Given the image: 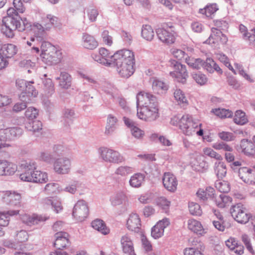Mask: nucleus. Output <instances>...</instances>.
<instances>
[{
	"instance_id": "37",
	"label": "nucleus",
	"mask_w": 255,
	"mask_h": 255,
	"mask_svg": "<svg viewBox=\"0 0 255 255\" xmlns=\"http://www.w3.org/2000/svg\"><path fill=\"white\" fill-rule=\"evenodd\" d=\"M141 36L146 40L151 41L154 36V31L149 25H143L141 30Z\"/></svg>"
},
{
	"instance_id": "4",
	"label": "nucleus",
	"mask_w": 255,
	"mask_h": 255,
	"mask_svg": "<svg viewBox=\"0 0 255 255\" xmlns=\"http://www.w3.org/2000/svg\"><path fill=\"white\" fill-rule=\"evenodd\" d=\"M15 8L10 7L7 10V16L2 19L1 30L2 33L8 38H12L14 31L16 28L20 30L23 29V26L20 25L19 23L18 12Z\"/></svg>"
},
{
	"instance_id": "17",
	"label": "nucleus",
	"mask_w": 255,
	"mask_h": 255,
	"mask_svg": "<svg viewBox=\"0 0 255 255\" xmlns=\"http://www.w3.org/2000/svg\"><path fill=\"white\" fill-rule=\"evenodd\" d=\"M48 217L36 214L22 215L20 219L24 224L31 226L39 224L40 222L45 221Z\"/></svg>"
},
{
	"instance_id": "34",
	"label": "nucleus",
	"mask_w": 255,
	"mask_h": 255,
	"mask_svg": "<svg viewBox=\"0 0 255 255\" xmlns=\"http://www.w3.org/2000/svg\"><path fill=\"white\" fill-rule=\"evenodd\" d=\"M118 122L117 118L112 115H109L108 117L105 132L107 134H110L113 132L116 128V125Z\"/></svg>"
},
{
	"instance_id": "48",
	"label": "nucleus",
	"mask_w": 255,
	"mask_h": 255,
	"mask_svg": "<svg viewBox=\"0 0 255 255\" xmlns=\"http://www.w3.org/2000/svg\"><path fill=\"white\" fill-rule=\"evenodd\" d=\"M101 39L104 44L111 46L113 44V38L107 30H104L101 34Z\"/></svg>"
},
{
	"instance_id": "51",
	"label": "nucleus",
	"mask_w": 255,
	"mask_h": 255,
	"mask_svg": "<svg viewBox=\"0 0 255 255\" xmlns=\"http://www.w3.org/2000/svg\"><path fill=\"white\" fill-rule=\"evenodd\" d=\"M156 205L166 211L169 209L171 202L164 197L158 198L156 200Z\"/></svg>"
},
{
	"instance_id": "16",
	"label": "nucleus",
	"mask_w": 255,
	"mask_h": 255,
	"mask_svg": "<svg viewBox=\"0 0 255 255\" xmlns=\"http://www.w3.org/2000/svg\"><path fill=\"white\" fill-rule=\"evenodd\" d=\"M162 183L164 188L171 192H174L177 188L178 180L174 175L165 172L162 177Z\"/></svg>"
},
{
	"instance_id": "47",
	"label": "nucleus",
	"mask_w": 255,
	"mask_h": 255,
	"mask_svg": "<svg viewBox=\"0 0 255 255\" xmlns=\"http://www.w3.org/2000/svg\"><path fill=\"white\" fill-rule=\"evenodd\" d=\"M203 152L204 153V155L205 156H209L211 158H215L218 160H222L223 159V157L218 153L214 151L212 148L211 147H205L203 149Z\"/></svg>"
},
{
	"instance_id": "57",
	"label": "nucleus",
	"mask_w": 255,
	"mask_h": 255,
	"mask_svg": "<svg viewBox=\"0 0 255 255\" xmlns=\"http://www.w3.org/2000/svg\"><path fill=\"white\" fill-rule=\"evenodd\" d=\"M45 190L48 193L59 192L61 190L57 183H50L46 185Z\"/></svg>"
},
{
	"instance_id": "41",
	"label": "nucleus",
	"mask_w": 255,
	"mask_h": 255,
	"mask_svg": "<svg viewBox=\"0 0 255 255\" xmlns=\"http://www.w3.org/2000/svg\"><path fill=\"white\" fill-rule=\"evenodd\" d=\"M33 182L44 183L48 181V176L45 172L39 170L33 171Z\"/></svg>"
},
{
	"instance_id": "38",
	"label": "nucleus",
	"mask_w": 255,
	"mask_h": 255,
	"mask_svg": "<svg viewBox=\"0 0 255 255\" xmlns=\"http://www.w3.org/2000/svg\"><path fill=\"white\" fill-rule=\"evenodd\" d=\"M57 18L50 14L43 16L41 23L44 26L45 30L50 28L56 22Z\"/></svg>"
},
{
	"instance_id": "49",
	"label": "nucleus",
	"mask_w": 255,
	"mask_h": 255,
	"mask_svg": "<svg viewBox=\"0 0 255 255\" xmlns=\"http://www.w3.org/2000/svg\"><path fill=\"white\" fill-rule=\"evenodd\" d=\"M212 112L220 118H229L232 116L233 113L225 109H217L213 110Z\"/></svg>"
},
{
	"instance_id": "6",
	"label": "nucleus",
	"mask_w": 255,
	"mask_h": 255,
	"mask_svg": "<svg viewBox=\"0 0 255 255\" xmlns=\"http://www.w3.org/2000/svg\"><path fill=\"white\" fill-rule=\"evenodd\" d=\"M169 65L173 69L169 73L170 75L177 82L185 83L188 77L186 66L173 59L169 61Z\"/></svg>"
},
{
	"instance_id": "53",
	"label": "nucleus",
	"mask_w": 255,
	"mask_h": 255,
	"mask_svg": "<svg viewBox=\"0 0 255 255\" xmlns=\"http://www.w3.org/2000/svg\"><path fill=\"white\" fill-rule=\"evenodd\" d=\"M189 210L190 213L193 215L200 216L202 213L200 206L196 203H190L189 204Z\"/></svg>"
},
{
	"instance_id": "29",
	"label": "nucleus",
	"mask_w": 255,
	"mask_h": 255,
	"mask_svg": "<svg viewBox=\"0 0 255 255\" xmlns=\"http://www.w3.org/2000/svg\"><path fill=\"white\" fill-rule=\"evenodd\" d=\"M17 47L12 44L3 45L0 49V54L6 59L13 57L17 52Z\"/></svg>"
},
{
	"instance_id": "62",
	"label": "nucleus",
	"mask_w": 255,
	"mask_h": 255,
	"mask_svg": "<svg viewBox=\"0 0 255 255\" xmlns=\"http://www.w3.org/2000/svg\"><path fill=\"white\" fill-rule=\"evenodd\" d=\"M216 188L222 193L228 192L230 190L229 184L225 181L218 182L216 184Z\"/></svg>"
},
{
	"instance_id": "40",
	"label": "nucleus",
	"mask_w": 255,
	"mask_h": 255,
	"mask_svg": "<svg viewBox=\"0 0 255 255\" xmlns=\"http://www.w3.org/2000/svg\"><path fill=\"white\" fill-rule=\"evenodd\" d=\"M234 121L237 125H244L248 123V120L245 113L241 110H238L235 113Z\"/></svg>"
},
{
	"instance_id": "56",
	"label": "nucleus",
	"mask_w": 255,
	"mask_h": 255,
	"mask_svg": "<svg viewBox=\"0 0 255 255\" xmlns=\"http://www.w3.org/2000/svg\"><path fill=\"white\" fill-rule=\"evenodd\" d=\"M170 51L172 55L178 60H182L186 55L184 51L175 48H171Z\"/></svg>"
},
{
	"instance_id": "21",
	"label": "nucleus",
	"mask_w": 255,
	"mask_h": 255,
	"mask_svg": "<svg viewBox=\"0 0 255 255\" xmlns=\"http://www.w3.org/2000/svg\"><path fill=\"white\" fill-rule=\"evenodd\" d=\"M70 161L67 158H59L54 164L55 171L59 174H66L70 171Z\"/></svg>"
},
{
	"instance_id": "20",
	"label": "nucleus",
	"mask_w": 255,
	"mask_h": 255,
	"mask_svg": "<svg viewBox=\"0 0 255 255\" xmlns=\"http://www.w3.org/2000/svg\"><path fill=\"white\" fill-rule=\"evenodd\" d=\"M239 176L245 183L254 184L255 183V173L253 169L247 167H242L239 169Z\"/></svg>"
},
{
	"instance_id": "18",
	"label": "nucleus",
	"mask_w": 255,
	"mask_h": 255,
	"mask_svg": "<svg viewBox=\"0 0 255 255\" xmlns=\"http://www.w3.org/2000/svg\"><path fill=\"white\" fill-rule=\"evenodd\" d=\"M55 241L54 246L59 250H62L70 245V236L64 232H59L54 235Z\"/></svg>"
},
{
	"instance_id": "24",
	"label": "nucleus",
	"mask_w": 255,
	"mask_h": 255,
	"mask_svg": "<svg viewBox=\"0 0 255 255\" xmlns=\"http://www.w3.org/2000/svg\"><path fill=\"white\" fill-rule=\"evenodd\" d=\"M140 219L136 214H131L127 222V228L131 231L138 232L140 228Z\"/></svg>"
},
{
	"instance_id": "63",
	"label": "nucleus",
	"mask_w": 255,
	"mask_h": 255,
	"mask_svg": "<svg viewBox=\"0 0 255 255\" xmlns=\"http://www.w3.org/2000/svg\"><path fill=\"white\" fill-rule=\"evenodd\" d=\"M141 241L142 247L146 252H149L152 250V247L150 242L144 235H141Z\"/></svg>"
},
{
	"instance_id": "44",
	"label": "nucleus",
	"mask_w": 255,
	"mask_h": 255,
	"mask_svg": "<svg viewBox=\"0 0 255 255\" xmlns=\"http://www.w3.org/2000/svg\"><path fill=\"white\" fill-rule=\"evenodd\" d=\"M173 95L175 100L178 104H188V100L184 93L180 89H176Z\"/></svg>"
},
{
	"instance_id": "3",
	"label": "nucleus",
	"mask_w": 255,
	"mask_h": 255,
	"mask_svg": "<svg viewBox=\"0 0 255 255\" xmlns=\"http://www.w3.org/2000/svg\"><path fill=\"white\" fill-rule=\"evenodd\" d=\"M170 122L173 125L178 126L186 135L191 136L195 133L199 136L203 135L202 124L194 121L193 117L188 114L184 115L180 119L174 116L171 119Z\"/></svg>"
},
{
	"instance_id": "10",
	"label": "nucleus",
	"mask_w": 255,
	"mask_h": 255,
	"mask_svg": "<svg viewBox=\"0 0 255 255\" xmlns=\"http://www.w3.org/2000/svg\"><path fill=\"white\" fill-rule=\"evenodd\" d=\"M231 214L234 219L239 223L246 224L251 218V214L248 213L246 208L241 203L233 206L231 209Z\"/></svg>"
},
{
	"instance_id": "54",
	"label": "nucleus",
	"mask_w": 255,
	"mask_h": 255,
	"mask_svg": "<svg viewBox=\"0 0 255 255\" xmlns=\"http://www.w3.org/2000/svg\"><path fill=\"white\" fill-rule=\"evenodd\" d=\"M38 115V110L33 107L28 108L25 112V117L29 121V122L36 119Z\"/></svg>"
},
{
	"instance_id": "59",
	"label": "nucleus",
	"mask_w": 255,
	"mask_h": 255,
	"mask_svg": "<svg viewBox=\"0 0 255 255\" xmlns=\"http://www.w3.org/2000/svg\"><path fill=\"white\" fill-rule=\"evenodd\" d=\"M132 172L133 171L131 167L121 166L117 169L116 174L121 176H126Z\"/></svg>"
},
{
	"instance_id": "32",
	"label": "nucleus",
	"mask_w": 255,
	"mask_h": 255,
	"mask_svg": "<svg viewBox=\"0 0 255 255\" xmlns=\"http://www.w3.org/2000/svg\"><path fill=\"white\" fill-rule=\"evenodd\" d=\"M91 225L94 229L104 235H107L110 232V229L102 220L96 219L92 222Z\"/></svg>"
},
{
	"instance_id": "55",
	"label": "nucleus",
	"mask_w": 255,
	"mask_h": 255,
	"mask_svg": "<svg viewBox=\"0 0 255 255\" xmlns=\"http://www.w3.org/2000/svg\"><path fill=\"white\" fill-rule=\"evenodd\" d=\"M213 148L216 150H223L226 151H232L233 148L228 144L223 142H217L215 143L212 145Z\"/></svg>"
},
{
	"instance_id": "11",
	"label": "nucleus",
	"mask_w": 255,
	"mask_h": 255,
	"mask_svg": "<svg viewBox=\"0 0 255 255\" xmlns=\"http://www.w3.org/2000/svg\"><path fill=\"white\" fill-rule=\"evenodd\" d=\"M3 203L10 206L20 207L21 197L19 193L10 191H3L0 194Z\"/></svg>"
},
{
	"instance_id": "5",
	"label": "nucleus",
	"mask_w": 255,
	"mask_h": 255,
	"mask_svg": "<svg viewBox=\"0 0 255 255\" xmlns=\"http://www.w3.org/2000/svg\"><path fill=\"white\" fill-rule=\"evenodd\" d=\"M40 58L48 65H55L61 61L62 52L50 43L44 42L41 45Z\"/></svg>"
},
{
	"instance_id": "23",
	"label": "nucleus",
	"mask_w": 255,
	"mask_h": 255,
	"mask_svg": "<svg viewBox=\"0 0 255 255\" xmlns=\"http://www.w3.org/2000/svg\"><path fill=\"white\" fill-rule=\"evenodd\" d=\"M28 239V233L24 230H21L16 234L15 241L16 243H13L10 241H7L4 243V246L10 248L16 249L18 248L17 244L23 243L27 241Z\"/></svg>"
},
{
	"instance_id": "7",
	"label": "nucleus",
	"mask_w": 255,
	"mask_h": 255,
	"mask_svg": "<svg viewBox=\"0 0 255 255\" xmlns=\"http://www.w3.org/2000/svg\"><path fill=\"white\" fill-rule=\"evenodd\" d=\"M33 82H27L23 79L16 81V87L21 93L19 97L22 101H26V98H35L38 95V91L31 84Z\"/></svg>"
},
{
	"instance_id": "14",
	"label": "nucleus",
	"mask_w": 255,
	"mask_h": 255,
	"mask_svg": "<svg viewBox=\"0 0 255 255\" xmlns=\"http://www.w3.org/2000/svg\"><path fill=\"white\" fill-rule=\"evenodd\" d=\"M88 213L89 209L86 203L83 200L78 201L74 207L73 216L81 222L87 218Z\"/></svg>"
},
{
	"instance_id": "1",
	"label": "nucleus",
	"mask_w": 255,
	"mask_h": 255,
	"mask_svg": "<svg viewBox=\"0 0 255 255\" xmlns=\"http://www.w3.org/2000/svg\"><path fill=\"white\" fill-rule=\"evenodd\" d=\"M137 116L142 120L147 122L155 121L159 117V104L156 97L145 92H140L136 95Z\"/></svg>"
},
{
	"instance_id": "45",
	"label": "nucleus",
	"mask_w": 255,
	"mask_h": 255,
	"mask_svg": "<svg viewBox=\"0 0 255 255\" xmlns=\"http://www.w3.org/2000/svg\"><path fill=\"white\" fill-rule=\"evenodd\" d=\"M42 123L40 121L36 120L28 122L25 124V128L29 130L34 132L42 129Z\"/></svg>"
},
{
	"instance_id": "50",
	"label": "nucleus",
	"mask_w": 255,
	"mask_h": 255,
	"mask_svg": "<svg viewBox=\"0 0 255 255\" xmlns=\"http://www.w3.org/2000/svg\"><path fill=\"white\" fill-rule=\"evenodd\" d=\"M239 30L242 34L243 38L245 40H248L249 42L254 41L255 40V37L248 32L247 28L243 24L240 25Z\"/></svg>"
},
{
	"instance_id": "26",
	"label": "nucleus",
	"mask_w": 255,
	"mask_h": 255,
	"mask_svg": "<svg viewBox=\"0 0 255 255\" xmlns=\"http://www.w3.org/2000/svg\"><path fill=\"white\" fill-rule=\"evenodd\" d=\"M121 243L123 252L125 253L128 254L129 255H136L132 240L128 235L122 236Z\"/></svg>"
},
{
	"instance_id": "35",
	"label": "nucleus",
	"mask_w": 255,
	"mask_h": 255,
	"mask_svg": "<svg viewBox=\"0 0 255 255\" xmlns=\"http://www.w3.org/2000/svg\"><path fill=\"white\" fill-rule=\"evenodd\" d=\"M144 179V176L141 173H135L130 178L129 184L134 188L139 187Z\"/></svg>"
},
{
	"instance_id": "8",
	"label": "nucleus",
	"mask_w": 255,
	"mask_h": 255,
	"mask_svg": "<svg viewBox=\"0 0 255 255\" xmlns=\"http://www.w3.org/2000/svg\"><path fill=\"white\" fill-rule=\"evenodd\" d=\"M156 34L158 39L165 44L171 45L176 41V33L172 26L162 25L156 29Z\"/></svg>"
},
{
	"instance_id": "27",
	"label": "nucleus",
	"mask_w": 255,
	"mask_h": 255,
	"mask_svg": "<svg viewBox=\"0 0 255 255\" xmlns=\"http://www.w3.org/2000/svg\"><path fill=\"white\" fill-rule=\"evenodd\" d=\"M242 152L248 156H253L255 154V147L254 143L251 140L243 139L240 143Z\"/></svg>"
},
{
	"instance_id": "43",
	"label": "nucleus",
	"mask_w": 255,
	"mask_h": 255,
	"mask_svg": "<svg viewBox=\"0 0 255 255\" xmlns=\"http://www.w3.org/2000/svg\"><path fill=\"white\" fill-rule=\"evenodd\" d=\"M153 90L158 94L165 93L168 90V86L163 82L155 80L152 85Z\"/></svg>"
},
{
	"instance_id": "22",
	"label": "nucleus",
	"mask_w": 255,
	"mask_h": 255,
	"mask_svg": "<svg viewBox=\"0 0 255 255\" xmlns=\"http://www.w3.org/2000/svg\"><path fill=\"white\" fill-rule=\"evenodd\" d=\"M187 228L191 232L200 235L206 233L201 223L194 219H190L187 221Z\"/></svg>"
},
{
	"instance_id": "2",
	"label": "nucleus",
	"mask_w": 255,
	"mask_h": 255,
	"mask_svg": "<svg viewBox=\"0 0 255 255\" xmlns=\"http://www.w3.org/2000/svg\"><path fill=\"white\" fill-rule=\"evenodd\" d=\"M115 63L117 71L122 77L128 78L134 73L135 58L133 52L128 49H122L116 52Z\"/></svg>"
},
{
	"instance_id": "25",
	"label": "nucleus",
	"mask_w": 255,
	"mask_h": 255,
	"mask_svg": "<svg viewBox=\"0 0 255 255\" xmlns=\"http://www.w3.org/2000/svg\"><path fill=\"white\" fill-rule=\"evenodd\" d=\"M225 244L230 250L234 251L237 255H242L244 254V246L239 244L237 240L235 238L230 237L225 242Z\"/></svg>"
},
{
	"instance_id": "60",
	"label": "nucleus",
	"mask_w": 255,
	"mask_h": 255,
	"mask_svg": "<svg viewBox=\"0 0 255 255\" xmlns=\"http://www.w3.org/2000/svg\"><path fill=\"white\" fill-rule=\"evenodd\" d=\"M12 140L9 128L0 130V141H5Z\"/></svg>"
},
{
	"instance_id": "58",
	"label": "nucleus",
	"mask_w": 255,
	"mask_h": 255,
	"mask_svg": "<svg viewBox=\"0 0 255 255\" xmlns=\"http://www.w3.org/2000/svg\"><path fill=\"white\" fill-rule=\"evenodd\" d=\"M192 77L200 85H204L207 82V78L206 76L200 73L193 74Z\"/></svg>"
},
{
	"instance_id": "9",
	"label": "nucleus",
	"mask_w": 255,
	"mask_h": 255,
	"mask_svg": "<svg viewBox=\"0 0 255 255\" xmlns=\"http://www.w3.org/2000/svg\"><path fill=\"white\" fill-rule=\"evenodd\" d=\"M115 54L116 52L111 55L108 49L104 47H101L99 49V53H93L92 57L95 61L105 66L111 67L114 64L115 58L114 57Z\"/></svg>"
},
{
	"instance_id": "64",
	"label": "nucleus",
	"mask_w": 255,
	"mask_h": 255,
	"mask_svg": "<svg viewBox=\"0 0 255 255\" xmlns=\"http://www.w3.org/2000/svg\"><path fill=\"white\" fill-rule=\"evenodd\" d=\"M184 255H204L200 251L193 248H186L184 251Z\"/></svg>"
},
{
	"instance_id": "61",
	"label": "nucleus",
	"mask_w": 255,
	"mask_h": 255,
	"mask_svg": "<svg viewBox=\"0 0 255 255\" xmlns=\"http://www.w3.org/2000/svg\"><path fill=\"white\" fill-rule=\"evenodd\" d=\"M26 101H23V102L16 103L13 107V110L15 112H19L26 108V103L31 100V98H26Z\"/></svg>"
},
{
	"instance_id": "12",
	"label": "nucleus",
	"mask_w": 255,
	"mask_h": 255,
	"mask_svg": "<svg viewBox=\"0 0 255 255\" xmlns=\"http://www.w3.org/2000/svg\"><path fill=\"white\" fill-rule=\"evenodd\" d=\"M228 40L227 36L223 33L220 30L216 28H212L211 29V34L205 41V43L214 46H217L226 44Z\"/></svg>"
},
{
	"instance_id": "33",
	"label": "nucleus",
	"mask_w": 255,
	"mask_h": 255,
	"mask_svg": "<svg viewBox=\"0 0 255 255\" xmlns=\"http://www.w3.org/2000/svg\"><path fill=\"white\" fill-rule=\"evenodd\" d=\"M219 10V7L216 3H211L207 5L204 8L199 9V13L205 15L207 17H211L216 12Z\"/></svg>"
},
{
	"instance_id": "31",
	"label": "nucleus",
	"mask_w": 255,
	"mask_h": 255,
	"mask_svg": "<svg viewBox=\"0 0 255 255\" xmlns=\"http://www.w3.org/2000/svg\"><path fill=\"white\" fill-rule=\"evenodd\" d=\"M215 191L214 189L211 187H208L204 189H199L196 195L200 199L204 201L208 199H214Z\"/></svg>"
},
{
	"instance_id": "52",
	"label": "nucleus",
	"mask_w": 255,
	"mask_h": 255,
	"mask_svg": "<svg viewBox=\"0 0 255 255\" xmlns=\"http://www.w3.org/2000/svg\"><path fill=\"white\" fill-rule=\"evenodd\" d=\"M219 137L222 140L232 141L236 139V135L231 132L222 131L218 134Z\"/></svg>"
},
{
	"instance_id": "13",
	"label": "nucleus",
	"mask_w": 255,
	"mask_h": 255,
	"mask_svg": "<svg viewBox=\"0 0 255 255\" xmlns=\"http://www.w3.org/2000/svg\"><path fill=\"white\" fill-rule=\"evenodd\" d=\"M39 207L43 210L54 208L57 213L63 210L61 202L57 197H46L42 199L39 203Z\"/></svg>"
},
{
	"instance_id": "46",
	"label": "nucleus",
	"mask_w": 255,
	"mask_h": 255,
	"mask_svg": "<svg viewBox=\"0 0 255 255\" xmlns=\"http://www.w3.org/2000/svg\"><path fill=\"white\" fill-rule=\"evenodd\" d=\"M215 171L218 178H222L225 177L227 173V168L223 162L216 163Z\"/></svg>"
},
{
	"instance_id": "28",
	"label": "nucleus",
	"mask_w": 255,
	"mask_h": 255,
	"mask_svg": "<svg viewBox=\"0 0 255 255\" xmlns=\"http://www.w3.org/2000/svg\"><path fill=\"white\" fill-rule=\"evenodd\" d=\"M214 201L219 208H224L229 206L232 202V198L224 194H220L219 196L215 195Z\"/></svg>"
},
{
	"instance_id": "15",
	"label": "nucleus",
	"mask_w": 255,
	"mask_h": 255,
	"mask_svg": "<svg viewBox=\"0 0 255 255\" xmlns=\"http://www.w3.org/2000/svg\"><path fill=\"white\" fill-rule=\"evenodd\" d=\"M101 154L102 158L106 161L118 163L124 161L123 156L119 152L111 149L102 148Z\"/></svg>"
},
{
	"instance_id": "30",
	"label": "nucleus",
	"mask_w": 255,
	"mask_h": 255,
	"mask_svg": "<svg viewBox=\"0 0 255 255\" xmlns=\"http://www.w3.org/2000/svg\"><path fill=\"white\" fill-rule=\"evenodd\" d=\"M83 45L85 48L93 50L98 46L99 43L94 36L85 34L83 36Z\"/></svg>"
},
{
	"instance_id": "19",
	"label": "nucleus",
	"mask_w": 255,
	"mask_h": 255,
	"mask_svg": "<svg viewBox=\"0 0 255 255\" xmlns=\"http://www.w3.org/2000/svg\"><path fill=\"white\" fill-rule=\"evenodd\" d=\"M169 224V221L167 218L158 221L151 229V236L155 239L161 237L163 235L164 229L168 226Z\"/></svg>"
},
{
	"instance_id": "36",
	"label": "nucleus",
	"mask_w": 255,
	"mask_h": 255,
	"mask_svg": "<svg viewBox=\"0 0 255 255\" xmlns=\"http://www.w3.org/2000/svg\"><path fill=\"white\" fill-rule=\"evenodd\" d=\"M56 79L59 80V86L62 88L67 89L70 86L71 77L67 73L62 72Z\"/></svg>"
},
{
	"instance_id": "42",
	"label": "nucleus",
	"mask_w": 255,
	"mask_h": 255,
	"mask_svg": "<svg viewBox=\"0 0 255 255\" xmlns=\"http://www.w3.org/2000/svg\"><path fill=\"white\" fill-rule=\"evenodd\" d=\"M186 63L189 66L197 69H200L206 64V62H203L201 59H194L190 57L186 58Z\"/></svg>"
},
{
	"instance_id": "39",
	"label": "nucleus",
	"mask_w": 255,
	"mask_h": 255,
	"mask_svg": "<svg viewBox=\"0 0 255 255\" xmlns=\"http://www.w3.org/2000/svg\"><path fill=\"white\" fill-rule=\"evenodd\" d=\"M5 176L13 175L17 170V165L12 162L4 160Z\"/></svg>"
}]
</instances>
